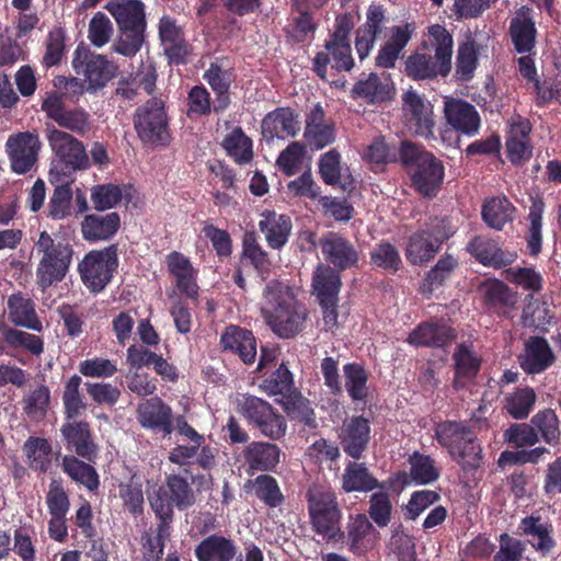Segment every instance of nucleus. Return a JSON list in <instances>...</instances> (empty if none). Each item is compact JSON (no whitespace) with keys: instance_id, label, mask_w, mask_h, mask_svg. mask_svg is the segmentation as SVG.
Masks as SVG:
<instances>
[{"instance_id":"obj_1","label":"nucleus","mask_w":561,"mask_h":561,"mask_svg":"<svg viewBox=\"0 0 561 561\" xmlns=\"http://www.w3.org/2000/svg\"><path fill=\"white\" fill-rule=\"evenodd\" d=\"M454 39L440 24L428 27V41L404 61L405 75L414 81L446 78L451 71Z\"/></svg>"},{"instance_id":"obj_2","label":"nucleus","mask_w":561,"mask_h":561,"mask_svg":"<svg viewBox=\"0 0 561 561\" xmlns=\"http://www.w3.org/2000/svg\"><path fill=\"white\" fill-rule=\"evenodd\" d=\"M263 297V318L277 336L293 339L304 330L308 310L287 285L272 279L266 284Z\"/></svg>"},{"instance_id":"obj_3","label":"nucleus","mask_w":561,"mask_h":561,"mask_svg":"<svg viewBox=\"0 0 561 561\" xmlns=\"http://www.w3.org/2000/svg\"><path fill=\"white\" fill-rule=\"evenodd\" d=\"M399 158L410 178L411 187L424 198L436 197L445 179L443 161L410 140L401 142Z\"/></svg>"},{"instance_id":"obj_4","label":"nucleus","mask_w":561,"mask_h":561,"mask_svg":"<svg viewBox=\"0 0 561 561\" xmlns=\"http://www.w3.org/2000/svg\"><path fill=\"white\" fill-rule=\"evenodd\" d=\"M33 251L39 256L36 266V284L46 290L62 282L69 273L75 249L64 237H54L46 230L39 232Z\"/></svg>"},{"instance_id":"obj_5","label":"nucleus","mask_w":561,"mask_h":561,"mask_svg":"<svg viewBox=\"0 0 561 561\" xmlns=\"http://www.w3.org/2000/svg\"><path fill=\"white\" fill-rule=\"evenodd\" d=\"M105 9L115 19L122 35L114 44L116 53L135 56L142 47L147 28L146 5L141 0H111Z\"/></svg>"},{"instance_id":"obj_6","label":"nucleus","mask_w":561,"mask_h":561,"mask_svg":"<svg viewBox=\"0 0 561 561\" xmlns=\"http://www.w3.org/2000/svg\"><path fill=\"white\" fill-rule=\"evenodd\" d=\"M434 437L463 470H476L480 467L482 448L467 421H442L434 427Z\"/></svg>"},{"instance_id":"obj_7","label":"nucleus","mask_w":561,"mask_h":561,"mask_svg":"<svg viewBox=\"0 0 561 561\" xmlns=\"http://www.w3.org/2000/svg\"><path fill=\"white\" fill-rule=\"evenodd\" d=\"M308 514L313 531L330 542H344L342 530V511L333 490L322 485H312L306 492Z\"/></svg>"},{"instance_id":"obj_8","label":"nucleus","mask_w":561,"mask_h":561,"mask_svg":"<svg viewBox=\"0 0 561 561\" xmlns=\"http://www.w3.org/2000/svg\"><path fill=\"white\" fill-rule=\"evenodd\" d=\"M455 234L448 217H430L408 238L404 247L407 261L414 266H424L439 252L443 244Z\"/></svg>"},{"instance_id":"obj_9","label":"nucleus","mask_w":561,"mask_h":561,"mask_svg":"<svg viewBox=\"0 0 561 561\" xmlns=\"http://www.w3.org/2000/svg\"><path fill=\"white\" fill-rule=\"evenodd\" d=\"M138 138L145 145L168 146L170 142L169 115L165 100L152 96L139 105L133 114Z\"/></svg>"},{"instance_id":"obj_10","label":"nucleus","mask_w":561,"mask_h":561,"mask_svg":"<svg viewBox=\"0 0 561 561\" xmlns=\"http://www.w3.org/2000/svg\"><path fill=\"white\" fill-rule=\"evenodd\" d=\"M118 267V247L111 244L101 250H91L78 264L83 285L92 294H99L111 283Z\"/></svg>"},{"instance_id":"obj_11","label":"nucleus","mask_w":561,"mask_h":561,"mask_svg":"<svg viewBox=\"0 0 561 561\" xmlns=\"http://www.w3.org/2000/svg\"><path fill=\"white\" fill-rule=\"evenodd\" d=\"M240 414L248 423L272 440H278L286 435L285 417L267 401L252 394H243L238 401Z\"/></svg>"},{"instance_id":"obj_12","label":"nucleus","mask_w":561,"mask_h":561,"mask_svg":"<svg viewBox=\"0 0 561 561\" xmlns=\"http://www.w3.org/2000/svg\"><path fill=\"white\" fill-rule=\"evenodd\" d=\"M342 288L340 272L329 265L318 264L312 273L311 294L322 310L323 321L330 328L337 324L339 294Z\"/></svg>"},{"instance_id":"obj_13","label":"nucleus","mask_w":561,"mask_h":561,"mask_svg":"<svg viewBox=\"0 0 561 561\" xmlns=\"http://www.w3.org/2000/svg\"><path fill=\"white\" fill-rule=\"evenodd\" d=\"M314 234L308 237L312 247L318 245L321 249L327 265L333 267L337 272L357 268L360 254L356 245L340 232L329 231L319 238L316 242Z\"/></svg>"},{"instance_id":"obj_14","label":"nucleus","mask_w":561,"mask_h":561,"mask_svg":"<svg viewBox=\"0 0 561 561\" xmlns=\"http://www.w3.org/2000/svg\"><path fill=\"white\" fill-rule=\"evenodd\" d=\"M72 68L78 76L84 78V82L88 83L87 90L90 92L103 89L117 72V66L114 62L82 45H79L73 53Z\"/></svg>"},{"instance_id":"obj_15","label":"nucleus","mask_w":561,"mask_h":561,"mask_svg":"<svg viewBox=\"0 0 561 561\" xmlns=\"http://www.w3.org/2000/svg\"><path fill=\"white\" fill-rule=\"evenodd\" d=\"M150 506H157L160 512L185 511L196 502V495L186 478L178 473L167 476L164 484L148 494Z\"/></svg>"},{"instance_id":"obj_16","label":"nucleus","mask_w":561,"mask_h":561,"mask_svg":"<svg viewBox=\"0 0 561 561\" xmlns=\"http://www.w3.org/2000/svg\"><path fill=\"white\" fill-rule=\"evenodd\" d=\"M158 37L170 66H184L190 61L193 46L185 36L184 27L173 16L164 14L159 19Z\"/></svg>"},{"instance_id":"obj_17","label":"nucleus","mask_w":561,"mask_h":561,"mask_svg":"<svg viewBox=\"0 0 561 561\" xmlns=\"http://www.w3.org/2000/svg\"><path fill=\"white\" fill-rule=\"evenodd\" d=\"M238 553L237 543L229 537L213 534L205 537L194 549L197 561H233ZM237 561H264L261 549L251 545L245 549L244 559Z\"/></svg>"},{"instance_id":"obj_18","label":"nucleus","mask_w":561,"mask_h":561,"mask_svg":"<svg viewBox=\"0 0 561 561\" xmlns=\"http://www.w3.org/2000/svg\"><path fill=\"white\" fill-rule=\"evenodd\" d=\"M46 138L55 156L64 163L65 169L81 171L90 167V159L83 144L71 134L47 124Z\"/></svg>"},{"instance_id":"obj_19","label":"nucleus","mask_w":561,"mask_h":561,"mask_svg":"<svg viewBox=\"0 0 561 561\" xmlns=\"http://www.w3.org/2000/svg\"><path fill=\"white\" fill-rule=\"evenodd\" d=\"M65 98V93L49 92L42 101L41 108L46 117L57 123L59 127L82 136L90 129V115L81 107L68 110Z\"/></svg>"},{"instance_id":"obj_20","label":"nucleus","mask_w":561,"mask_h":561,"mask_svg":"<svg viewBox=\"0 0 561 561\" xmlns=\"http://www.w3.org/2000/svg\"><path fill=\"white\" fill-rule=\"evenodd\" d=\"M42 141L37 134L20 131L9 136L5 151L13 173L22 175L30 172L38 161Z\"/></svg>"},{"instance_id":"obj_21","label":"nucleus","mask_w":561,"mask_h":561,"mask_svg":"<svg viewBox=\"0 0 561 561\" xmlns=\"http://www.w3.org/2000/svg\"><path fill=\"white\" fill-rule=\"evenodd\" d=\"M237 73L229 57H216L205 70L203 79L215 93L214 113H224L231 104L230 88Z\"/></svg>"},{"instance_id":"obj_22","label":"nucleus","mask_w":561,"mask_h":561,"mask_svg":"<svg viewBox=\"0 0 561 561\" xmlns=\"http://www.w3.org/2000/svg\"><path fill=\"white\" fill-rule=\"evenodd\" d=\"M61 442L67 451L87 461H95L99 446L94 440L92 427L88 421H65L60 426Z\"/></svg>"},{"instance_id":"obj_23","label":"nucleus","mask_w":561,"mask_h":561,"mask_svg":"<svg viewBox=\"0 0 561 561\" xmlns=\"http://www.w3.org/2000/svg\"><path fill=\"white\" fill-rule=\"evenodd\" d=\"M343 451L354 460H359L367 451L371 439V425L364 415L346 417L337 432Z\"/></svg>"},{"instance_id":"obj_24","label":"nucleus","mask_w":561,"mask_h":561,"mask_svg":"<svg viewBox=\"0 0 561 561\" xmlns=\"http://www.w3.org/2000/svg\"><path fill=\"white\" fill-rule=\"evenodd\" d=\"M327 51H319L312 60V70L322 80H327L328 65L332 60V68L337 72H350L354 68V58L350 41H335L328 38L324 43Z\"/></svg>"},{"instance_id":"obj_25","label":"nucleus","mask_w":561,"mask_h":561,"mask_svg":"<svg viewBox=\"0 0 561 561\" xmlns=\"http://www.w3.org/2000/svg\"><path fill=\"white\" fill-rule=\"evenodd\" d=\"M457 337L456 330L443 319L419 323L408 335L407 342L415 347L445 348Z\"/></svg>"},{"instance_id":"obj_26","label":"nucleus","mask_w":561,"mask_h":561,"mask_svg":"<svg viewBox=\"0 0 561 561\" xmlns=\"http://www.w3.org/2000/svg\"><path fill=\"white\" fill-rule=\"evenodd\" d=\"M165 264L169 275L174 278L179 294L196 301L199 296L198 271L193 266L190 257L182 252L171 251L165 255Z\"/></svg>"},{"instance_id":"obj_27","label":"nucleus","mask_w":561,"mask_h":561,"mask_svg":"<svg viewBox=\"0 0 561 561\" xmlns=\"http://www.w3.org/2000/svg\"><path fill=\"white\" fill-rule=\"evenodd\" d=\"M402 112L407 125L419 136L428 137L433 134V105L425 101L416 91L409 90L402 95Z\"/></svg>"},{"instance_id":"obj_28","label":"nucleus","mask_w":561,"mask_h":561,"mask_svg":"<svg viewBox=\"0 0 561 561\" xmlns=\"http://www.w3.org/2000/svg\"><path fill=\"white\" fill-rule=\"evenodd\" d=\"M410 471H399L394 477L389 478L388 488L405 485L413 482L417 485L431 484L438 480L440 476L439 469L435 466V460L430 456L420 451H414L408 458Z\"/></svg>"},{"instance_id":"obj_29","label":"nucleus","mask_w":561,"mask_h":561,"mask_svg":"<svg viewBox=\"0 0 561 561\" xmlns=\"http://www.w3.org/2000/svg\"><path fill=\"white\" fill-rule=\"evenodd\" d=\"M219 343L224 353L237 356L244 365L254 364L257 355V342L251 330L229 324L222 331Z\"/></svg>"},{"instance_id":"obj_30","label":"nucleus","mask_w":561,"mask_h":561,"mask_svg":"<svg viewBox=\"0 0 561 561\" xmlns=\"http://www.w3.org/2000/svg\"><path fill=\"white\" fill-rule=\"evenodd\" d=\"M478 291L485 309L499 317H510L518 302L517 293L496 278L484 280Z\"/></svg>"},{"instance_id":"obj_31","label":"nucleus","mask_w":561,"mask_h":561,"mask_svg":"<svg viewBox=\"0 0 561 561\" xmlns=\"http://www.w3.org/2000/svg\"><path fill=\"white\" fill-rule=\"evenodd\" d=\"M531 125L528 119L517 116L510 123L506 131V156L513 165H522L533 156L530 140Z\"/></svg>"},{"instance_id":"obj_32","label":"nucleus","mask_w":561,"mask_h":561,"mask_svg":"<svg viewBox=\"0 0 561 561\" xmlns=\"http://www.w3.org/2000/svg\"><path fill=\"white\" fill-rule=\"evenodd\" d=\"M508 34L518 54H530L536 47L538 31L534 11L527 5L518 9L510 21Z\"/></svg>"},{"instance_id":"obj_33","label":"nucleus","mask_w":561,"mask_h":561,"mask_svg":"<svg viewBox=\"0 0 561 561\" xmlns=\"http://www.w3.org/2000/svg\"><path fill=\"white\" fill-rule=\"evenodd\" d=\"M467 251L480 264L495 270L508 266L517 259L515 251L503 250L495 240L484 236L473 237L467 244Z\"/></svg>"},{"instance_id":"obj_34","label":"nucleus","mask_w":561,"mask_h":561,"mask_svg":"<svg viewBox=\"0 0 561 561\" xmlns=\"http://www.w3.org/2000/svg\"><path fill=\"white\" fill-rule=\"evenodd\" d=\"M141 427L170 435L174 427L172 409L159 397L141 401L136 410Z\"/></svg>"},{"instance_id":"obj_35","label":"nucleus","mask_w":561,"mask_h":561,"mask_svg":"<svg viewBox=\"0 0 561 561\" xmlns=\"http://www.w3.org/2000/svg\"><path fill=\"white\" fill-rule=\"evenodd\" d=\"M387 22L386 9L381 4L371 3L366 11V21L356 30L355 49L364 60L374 48L376 38L382 33Z\"/></svg>"},{"instance_id":"obj_36","label":"nucleus","mask_w":561,"mask_h":561,"mask_svg":"<svg viewBox=\"0 0 561 561\" xmlns=\"http://www.w3.org/2000/svg\"><path fill=\"white\" fill-rule=\"evenodd\" d=\"M447 124L466 136L478 134L481 126L480 114L476 106L461 99H450L444 107Z\"/></svg>"},{"instance_id":"obj_37","label":"nucleus","mask_w":561,"mask_h":561,"mask_svg":"<svg viewBox=\"0 0 561 561\" xmlns=\"http://www.w3.org/2000/svg\"><path fill=\"white\" fill-rule=\"evenodd\" d=\"M122 226V218L117 211L106 214L85 215L80 224L83 240L90 243L112 240Z\"/></svg>"},{"instance_id":"obj_38","label":"nucleus","mask_w":561,"mask_h":561,"mask_svg":"<svg viewBox=\"0 0 561 561\" xmlns=\"http://www.w3.org/2000/svg\"><path fill=\"white\" fill-rule=\"evenodd\" d=\"M552 533V525L535 514L522 518L516 531L518 536L527 538V542L541 554H548L554 549L557 543Z\"/></svg>"},{"instance_id":"obj_39","label":"nucleus","mask_w":561,"mask_h":561,"mask_svg":"<svg viewBox=\"0 0 561 561\" xmlns=\"http://www.w3.org/2000/svg\"><path fill=\"white\" fill-rule=\"evenodd\" d=\"M556 356L542 336H530L526 343L524 353L518 360L522 369L528 375H537L546 371L553 365Z\"/></svg>"},{"instance_id":"obj_40","label":"nucleus","mask_w":561,"mask_h":561,"mask_svg":"<svg viewBox=\"0 0 561 561\" xmlns=\"http://www.w3.org/2000/svg\"><path fill=\"white\" fill-rule=\"evenodd\" d=\"M261 129L267 141L295 137L299 131L298 115L290 107H277L265 115Z\"/></svg>"},{"instance_id":"obj_41","label":"nucleus","mask_w":561,"mask_h":561,"mask_svg":"<svg viewBox=\"0 0 561 561\" xmlns=\"http://www.w3.org/2000/svg\"><path fill=\"white\" fill-rule=\"evenodd\" d=\"M239 264L243 267H251L262 282L268 280L273 263L268 253L259 243L254 232H247L243 236Z\"/></svg>"},{"instance_id":"obj_42","label":"nucleus","mask_w":561,"mask_h":561,"mask_svg":"<svg viewBox=\"0 0 561 561\" xmlns=\"http://www.w3.org/2000/svg\"><path fill=\"white\" fill-rule=\"evenodd\" d=\"M8 319L16 327L26 328L36 332L43 331V323L38 318L34 300L26 293L18 291L8 297Z\"/></svg>"},{"instance_id":"obj_43","label":"nucleus","mask_w":561,"mask_h":561,"mask_svg":"<svg viewBox=\"0 0 561 561\" xmlns=\"http://www.w3.org/2000/svg\"><path fill=\"white\" fill-rule=\"evenodd\" d=\"M386 484H389V482H379L378 479L369 471L365 462H359L354 459L346 463L341 477V489L345 493H367L376 489H385Z\"/></svg>"},{"instance_id":"obj_44","label":"nucleus","mask_w":561,"mask_h":561,"mask_svg":"<svg viewBox=\"0 0 561 561\" xmlns=\"http://www.w3.org/2000/svg\"><path fill=\"white\" fill-rule=\"evenodd\" d=\"M414 27L407 23L391 28L389 38L380 46L375 64L377 67L391 69L396 67L402 50L410 42Z\"/></svg>"},{"instance_id":"obj_45","label":"nucleus","mask_w":561,"mask_h":561,"mask_svg":"<svg viewBox=\"0 0 561 561\" xmlns=\"http://www.w3.org/2000/svg\"><path fill=\"white\" fill-rule=\"evenodd\" d=\"M280 448L268 442H251L243 449V457L252 471H275L280 459Z\"/></svg>"},{"instance_id":"obj_46","label":"nucleus","mask_w":561,"mask_h":561,"mask_svg":"<svg viewBox=\"0 0 561 561\" xmlns=\"http://www.w3.org/2000/svg\"><path fill=\"white\" fill-rule=\"evenodd\" d=\"M454 387L461 389L473 380L481 368V358L472 350V344L459 343L453 354Z\"/></svg>"},{"instance_id":"obj_47","label":"nucleus","mask_w":561,"mask_h":561,"mask_svg":"<svg viewBox=\"0 0 561 561\" xmlns=\"http://www.w3.org/2000/svg\"><path fill=\"white\" fill-rule=\"evenodd\" d=\"M261 216L259 228L265 236L268 247L275 250L282 249L288 242L291 232L290 217L273 210H264Z\"/></svg>"},{"instance_id":"obj_48","label":"nucleus","mask_w":561,"mask_h":561,"mask_svg":"<svg viewBox=\"0 0 561 561\" xmlns=\"http://www.w3.org/2000/svg\"><path fill=\"white\" fill-rule=\"evenodd\" d=\"M374 531L375 527L367 515H351L344 537L348 550L354 554L360 556L373 549L374 541L370 536Z\"/></svg>"},{"instance_id":"obj_49","label":"nucleus","mask_w":561,"mask_h":561,"mask_svg":"<svg viewBox=\"0 0 561 561\" xmlns=\"http://www.w3.org/2000/svg\"><path fill=\"white\" fill-rule=\"evenodd\" d=\"M278 403L289 420L301 425L305 431L314 432L318 428L316 412L310 400L298 390L290 396H286L285 399L278 400Z\"/></svg>"},{"instance_id":"obj_50","label":"nucleus","mask_w":561,"mask_h":561,"mask_svg":"<svg viewBox=\"0 0 561 561\" xmlns=\"http://www.w3.org/2000/svg\"><path fill=\"white\" fill-rule=\"evenodd\" d=\"M319 173L328 185H340L344 192L355 190V180L351 174H342L341 154L336 149H331L319 159Z\"/></svg>"},{"instance_id":"obj_51","label":"nucleus","mask_w":561,"mask_h":561,"mask_svg":"<svg viewBox=\"0 0 561 561\" xmlns=\"http://www.w3.org/2000/svg\"><path fill=\"white\" fill-rule=\"evenodd\" d=\"M91 462L75 455H66L61 459V469L77 484L94 492L100 486V476Z\"/></svg>"},{"instance_id":"obj_52","label":"nucleus","mask_w":561,"mask_h":561,"mask_svg":"<svg viewBox=\"0 0 561 561\" xmlns=\"http://www.w3.org/2000/svg\"><path fill=\"white\" fill-rule=\"evenodd\" d=\"M536 400L537 394L531 387H518L504 396L502 409L514 420H525L533 411Z\"/></svg>"},{"instance_id":"obj_53","label":"nucleus","mask_w":561,"mask_h":561,"mask_svg":"<svg viewBox=\"0 0 561 561\" xmlns=\"http://www.w3.org/2000/svg\"><path fill=\"white\" fill-rule=\"evenodd\" d=\"M344 387L353 402L366 403L369 397L368 371L356 362L343 366Z\"/></svg>"},{"instance_id":"obj_54","label":"nucleus","mask_w":561,"mask_h":561,"mask_svg":"<svg viewBox=\"0 0 561 561\" xmlns=\"http://www.w3.org/2000/svg\"><path fill=\"white\" fill-rule=\"evenodd\" d=\"M391 89L380 77L371 72L365 79H359L352 88L351 96L354 100L363 99L369 104L387 101L391 98Z\"/></svg>"},{"instance_id":"obj_55","label":"nucleus","mask_w":561,"mask_h":561,"mask_svg":"<svg viewBox=\"0 0 561 561\" xmlns=\"http://www.w3.org/2000/svg\"><path fill=\"white\" fill-rule=\"evenodd\" d=\"M515 210V206L506 196H497L483 204L481 215L489 227L502 230L507 222L513 221Z\"/></svg>"},{"instance_id":"obj_56","label":"nucleus","mask_w":561,"mask_h":561,"mask_svg":"<svg viewBox=\"0 0 561 561\" xmlns=\"http://www.w3.org/2000/svg\"><path fill=\"white\" fill-rule=\"evenodd\" d=\"M458 266V259L453 254L445 253L442 255L436 264L426 272L421 285V293L424 295H431L436 288L443 286L445 282L451 277Z\"/></svg>"},{"instance_id":"obj_57","label":"nucleus","mask_w":561,"mask_h":561,"mask_svg":"<svg viewBox=\"0 0 561 561\" xmlns=\"http://www.w3.org/2000/svg\"><path fill=\"white\" fill-rule=\"evenodd\" d=\"M255 497L268 508L280 507L285 503V495L278 481L271 474L263 473L249 480Z\"/></svg>"},{"instance_id":"obj_58","label":"nucleus","mask_w":561,"mask_h":561,"mask_svg":"<svg viewBox=\"0 0 561 561\" xmlns=\"http://www.w3.org/2000/svg\"><path fill=\"white\" fill-rule=\"evenodd\" d=\"M530 423L538 433L539 440L550 446H558L561 443L560 420L552 409L539 410L533 415Z\"/></svg>"},{"instance_id":"obj_59","label":"nucleus","mask_w":561,"mask_h":561,"mask_svg":"<svg viewBox=\"0 0 561 561\" xmlns=\"http://www.w3.org/2000/svg\"><path fill=\"white\" fill-rule=\"evenodd\" d=\"M82 378L79 375H72L64 386L62 405L65 420L70 421L80 417L87 410L84 396L80 391Z\"/></svg>"},{"instance_id":"obj_60","label":"nucleus","mask_w":561,"mask_h":561,"mask_svg":"<svg viewBox=\"0 0 561 561\" xmlns=\"http://www.w3.org/2000/svg\"><path fill=\"white\" fill-rule=\"evenodd\" d=\"M0 333L5 344L12 348H23L35 356L44 352V341L38 335L11 328L4 322H0Z\"/></svg>"},{"instance_id":"obj_61","label":"nucleus","mask_w":561,"mask_h":561,"mask_svg":"<svg viewBox=\"0 0 561 561\" xmlns=\"http://www.w3.org/2000/svg\"><path fill=\"white\" fill-rule=\"evenodd\" d=\"M259 388L270 397L280 396L282 399L297 390L294 386V376L284 363L264 378Z\"/></svg>"},{"instance_id":"obj_62","label":"nucleus","mask_w":561,"mask_h":561,"mask_svg":"<svg viewBox=\"0 0 561 561\" xmlns=\"http://www.w3.org/2000/svg\"><path fill=\"white\" fill-rule=\"evenodd\" d=\"M370 264L391 274L401 270L403 263L398 248L388 240L376 243L369 252Z\"/></svg>"},{"instance_id":"obj_63","label":"nucleus","mask_w":561,"mask_h":561,"mask_svg":"<svg viewBox=\"0 0 561 561\" xmlns=\"http://www.w3.org/2000/svg\"><path fill=\"white\" fill-rule=\"evenodd\" d=\"M222 147L238 164H247L253 159L252 140L241 127H236L226 135Z\"/></svg>"},{"instance_id":"obj_64","label":"nucleus","mask_w":561,"mask_h":561,"mask_svg":"<svg viewBox=\"0 0 561 561\" xmlns=\"http://www.w3.org/2000/svg\"><path fill=\"white\" fill-rule=\"evenodd\" d=\"M45 54L42 58L44 68L49 69L60 65L67 53V33L61 26L51 28L44 42Z\"/></svg>"}]
</instances>
